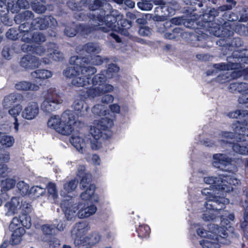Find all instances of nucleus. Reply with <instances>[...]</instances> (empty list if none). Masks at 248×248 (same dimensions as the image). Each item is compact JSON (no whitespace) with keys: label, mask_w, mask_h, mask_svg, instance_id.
<instances>
[{"label":"nucleus","mask_w":248,"mask_h":248,"mask_svg":"<svg viewBox=\"0 0 248 248\" xmlns=\"http://www.w3.org/2000/svg\"><path fill=\"white\" fill-rule=\"evenodd\" d=\"M90 8L93 11L91 15L94 16L92 20L95 22L93 25L94 27H97L99 30L104 32L112 30L121 31L131 26V22L123 18V16L116 11H113L111 14L105 16L106 13L111 9V6L107 2L95 0L93 4L90 5Z\"/></svg>","instance_id":"obj_1"},{"label":"nucleus","mask_w":248,"mask_h":248,"mask_svg":"<svg viewBox=\"0 0 248 248\" xmlns=\"http://www.w3.org/2000/svg\"><path fill=\"white\" fill-rule=\"evenodd\" d=\"M103 62L102 58L99 55L93 57H83L73 56L70 58L69 62L71 66L67 67L63 72V75L71 78V84L77 87H83L90 84V76L94 75L96 69L88 65H101Z\"/></svg>","instance_id":"obj_2"},{"label":"nucleus","mask_w":248,"mask_h":248,"mask_svg":"<svg viewBox=\"0 0 248 248\" xmlns=\"http://www.w3.org/2000/svg\"><path fill=\"white\" fill-rule=\"evenodd\" d=\"M199 225L194 224L192 225L191 229L195 230L197 234L201 237H207L211 240L203 239L200 241V244L202 248H218L219 244L228 245L230 240L227 238V233L225 231L220 233L219 229L214 224H210L208 226L209 231L207 232L202 228H198Z\"/></svg>","instance_id":"obj_3"},{"label":"nucleus","mask_w":248,"mask_h":248,"mask_svg":"<svg viewBox=\"0 0 248 248\" xmlns=\"http://www.w3.org/2000/svg\"><path fill=\"white\" fill-rule=\"evenodd\" d=\"M113 125L112 119L107 117L94 121L90 128V133L93 137L91 140L92 149L96 150L102 147L103 140L111 135L109 129Z\"/></svg>","instance_id":"obj_4"},{"label":"nucleus","mask_w":248,"mask_h":248,"mask_svg":"<svg viewBox=\"0 0 248 248\" xmlns=\"http://www.w3.org/2000/svg\"><path fill=\"white\" fill-rule=\"evenodd\" d=\"M80 123V122L76 121L74 113L67 110L61 116H51L47 122V125L62 135H68L73 132L76 125Z\"/></svg>","instance_id":"obj_5"},{"label":"nucleus","mask_w":248,"mask_h":248,"mask_svg":"<svg viewBox=\"0 0 248 248\" xmlns=\"http://www.w3.org/2000/svg\"><path fill=\"white\" fill-rule=\"evenodd\" d=\"M31 225L30 217L26 214L20 215L18 217H14L9 225V229L12 232L11 241L13 244H17L21 241L22 236L25 230L31 228Z\"/></svg>","instance_id":"obj_6"},{"label":"nucleus","mask_w":248,"mask_h":248,"mask_svg":"<svg viewBox=\"0 0 248 248\" xmlns=\"http://www.w3.org/2000/svg\"><path fill=\"white\" fill-rule=\"evenodd\" d=\"M227 63L222 62L214 64V67L220 70H238L242 65L248 64V49L234 51L232 55L227 57Z\"/></svg>","instance_id":"obj_7"},{"label":"nucleus","mask_w":248,"mask_h":248,"mask_svg":"<svg viewBox=\"0 0 248 248\" xmlns=\"http://www.w3.org/2000/svg\"><path fill=\"white\" fill-rule=\"evenodd\" d=\"M229 202V200L225 198L217 200L216 198L210 197L208 202H205L204 206L206 209L204 211L202 218L205 221H213L216 218L218 211L224 208L225 205Z\"/></svg>","instance_id":"obj_8"},{"label":"nucleus","mask_w":248,"mask_h":248,"mask_svg":"<svg viewBox=\"0 0 248 248\" xmlns=\"http://www.w3.org/2000/svg\"><path fill=\"white\" fill-rule=\"evenodd\" d=\"M28 23H22L19 26L21 40L25 43L40 44L46 40V36L41 32L31 30Z\"/></svg>","instance_id":"obj_9"},{"label":"nucleus","mask_w":248,"mask_h":248,"mask_svg":"<svg viewBox=\"0 0 248 248\" xmlns=\"http://www.w3.org/2000/svg\"><path fill=\"white\" fill-rule=\"evenodd\" d=\"M214 31L215 36L223 35L224 36H232L234 31L240 35H247L248 34V22L247 25L241 23H231L224 22L222 25L221 31Z\"/></svg>","instance_id":"obj_10"},{"label":"nucleus","mask_w":248,"mask_h":248,"mask_svg":"<svg viewBox=\"0 0 248 248\" xmlns=\"http://www.w3.org/2000/svg\"><path fill=\"white\" fill-rule=\"evenodd\" d=\"M220 11L218 10V8H212L211 9L209 12L207 13H205L203 15L202 19L204 22L203 26L204 28L206 29V30L209 32L210 33L214 35L215 36V34L214 33V31H221L222 30V26H220V25L223 24L222 21H219V23H217L214 22V20L215 17L218 16Z\"/></svg>","instance_id":"obj_11"},{"label":"nucleus","mask_w":248,"mask_h":248,"mask_svg":"<svg viewBox=\"0 0 248 248\" xmlns=\"http://www.w3.org/2000/svg\"><path fill=\"white\" fill-rule=\"evenodd\" d=\"M90 10V12L89 13V16L90 18V20H89V24L92 26H90L89 25H77L75 26L74 25H73L72 27H67L64 33L68 37H74L77 33H79L80 34L82 35H88L91 33L94 30H97V27H94L93 24H95V22H93L92 20L94 18V16H93L91 15V13H92V11L89 8Z\"/></svg>","instance_id":"obj_12"},{"label":"nucleus","mask_w":248,"mask_h":248,"mask_svg":"<svg viewBox=\"0 0 248 248\" xmlns=\"http://www.w3.org/2000/svg\"><path fill=\"white\" fill-rule=\"evenodd\" d=\"M63 100L57 95H47L45 97L41 104L42 110L46 113H50L59 109Z\"/></svg>","instance_id":"obj_13"},{"label":"nucleus","mask_w":248,"mask_h":248,"mask_svg":"<svg viewBox=\"0 0 248 248\" xmlns=\"http://www.w3.org/2000/svg\"><path fill=\"white\" fill-rule=\"evenodd\" d=\"M30 26L34 30H43L48 27H54L57 25L56 20L51 16L37 17L31 22Z\"/></svg>","instance_id":"obj_14"},{"label":"nucleus","mask_w":248,"mask_h":248,"mask_svg":"<svg viewBox=\"0 0 248 248\" xmlns=\"http://www.w3.org/2000/svg\"><path fill=\"white\" fill-rule=\"evenodd\" d=\"M39 107L37 102L31 101L28 102L21 112L22 117L27 120H32L39 114Z\"/></svg>","instance_id":"obj_15"},{"label":"nucleus","mask_w":248,"mask_h":248,"mask_svg":"<svg viewBox=\"0 0 248 248\" xmlns=\"http://www.w3.org/2000/svg\"><path fill=\"white\" fill-rule=\"evenodd\" d=\"M232 161V158L224 154H216L213 156V166L225 171H230Z\"/></svg>","instance_id":"obj_16"},{"label":"nucleus","mask_w":248,"mask_h":248,"mask_svg":"<svg viewBox=\"0 0 248 248\" xmlns=\"http://www.w3.org/2000/svg\"><path fill=\"white\" fill-rule=\"evenodd\" d=\"M22 199L19 197H13L4 205L5 215L7 216H12L20 212L22 205Z\"/></svg>","instance_id":"obj_17"},{"label":"nucleus","mask_w":248,"mask_h":248,"mask_svg":"<svg viewBox=\"0 0 248 248\" xmlns=\"http://www.w3.org/2000/svg\"><path fill=\"white\" fill-rule=\"evenodd\" d=\"M42 60L31 55H26L23 57L20 61V66L26 70H33L39 67L41 65Z\"/></svg>","instance_id":"obj_18"},{"label":"nucleus","mask_w":248,"mask_h":248,"mask_svg":"<svg viewBox=\"0 0 248 248\" xmlns=\"http://www.w3.org/2000/svg\"><path fill=\"white\" fill-rule=\"evenodd\" d=\"M100 240V236L98 233H94L82 239L81 237L75 238L74 244L80 248L91 247V246L98 243Z\"/></svg>","instance_id":"obj_19"},{"label":"nucleus","mask_w":248,"mask_h":248,"mask_svg":"<svg viewBox=\"0 0 248 248\" xmlns=\"http://www.w3.org/2000/svg\"><path fill=\"white\" fill-rule=\"evenodd\" d=\"M221 222L219 227L216 225L219 229L220 233L222 234V232L225 231V233H227V238L229 236V233H233L234 229L230 225V221L233 220L234 216L233 214H229L227 212L224 211L223 214L221 216Z\"/></svg>","instance_id":"obj_20"},{"label":"nucleus","mask_w":248,"mask_h":248,"mask_svg":"<svg viewBox=\"0 0 248 248\" xmlns=\"http://www.w3.org/2000/svg\"><path fill=\"white\" fill-rule=\"evenodd\" d=\"M47 57L42 59V62L45 64H49L51 63V59L56 61H59L63 58V54L56 49L55 44L49 43L47 47Z\"/></svg>","instance_id":"obj_21"},{"label":"nucleus","mask_w":248,"mask_h":248,"mask_svg":"<svg viewBox=\"0 0 248 248\" xmlns=\"http://www.w3.org/2000/svg\"><path fill=\"white\" fill-rule=\"evenodd\" d=\"M213 67L214 70H213L212 72H210V71L207 72V75H212L214 73H217L218 71H223L220 74H219L216 80L217 82L223 83L228 81H230L232 79L237 78L239 77L240 75L236 71L230 72L229 70H220L218 69H217L214 67V65H213Z\"/></svg>","instance_id":"obj_22"},{"label":"nucleus","mask_w":248,"mask_h":248,"mask_svg":"<svg viewBox=\"0 0 248 248\" xmlns=\"http://www.w3.org/2000/svg\"><path fill=\"white\" fill-rule=\"evenodd\" d=\"M235 135L233 133L227 131H221L218 134L217 142L215 143V141L211 142L210 141H204V144L207 146L212 147L213 145L218 146H224L231 143V140L234 138Z\"/></svg>","instance_id":"obj_23"},{"label":"nucleus","mask_w":248,"mask_h":248,"mask_svg":"<svg viewBox=\"0 0 248 248\" xmlns=\"http://www.w3.org/2000/svg\"><path fill=\"white\" fill-rule=\"evenodd\" d=\"M62 207L64 212L65 217L67 220H74L77 216L78 206L74 204L72 201H64L62 203Z\"/></svg>","instance_id":"obj_24"},{"label":"nucleus","mask_w":248,"mask_h":248,"mask_svg":"<svg viewBox=\"0 0 248 248\" xmlns=\"http://www.w3.org/2000/svg\"><path fill=\"white\" fill-rule=\"evenodd\" d=\"M218 37H221V38L217 41V45L223 47H228L229 48L231 49L232 48L241 46L243 44L242 41L239 37L232 38V36L228 37L223 35H220Z\"/></svg>","instance_id":"obj_25"},{"label":"nucleus","mask_w":248,"mask_h":248,"mask_svg":"<svg viewBox=\"0 0 248 248\" xmlns=\"http://www.w3.org/2000/svg\"><path fill=\"white\" fill-rule=\"evenodd\" d=\"M77 216L79 218H84L93 215L96 211V207L88 202H79L78 204Z\"/></svg>","instance_id":"obj_26"},{"label":"nucleus","mask_w":248,"mask_h":248,"mask_svg":"<svg viewBox=\"0 0 248 248\" xmlns=\"http://www.w3.org/2000/svg\"><path fill=\"white\" fill-rule=\"evenodd\" d=\"M223 179L221 181L222 195L224 196L226 193L232 190V185H238L240 183V180L234 176H225L222 175Z\"/></svg>","instance_id":"obj_27"},{"label":"nucleus","mask_w":248,"mask_h":248,"mask_svg":"<svg viewBox=\"0 0 248 248\" xmlns=\"http://www.w3.org/2000/svg\"><path fill=\"white\" fill-rule=\"evenodd\" d=\"M73 107L79 116L84 117L87 115L89 107L80 95L77 96L73 104Z\"/></svg>","instance_id":"obj_28"},{"label":"nucleus","mask_w":248,"mask_h":248,"mask_svg":"<svg viewBox=\"0 0 248 248\" xmlns=\"http://www.w3.org/2000/svg\"><path fill=\"white\" fill-rule=\"evenodd\" d=\"M113 89L114 87L112 85L109 84H104L102 83L100 86L90 88L87 93L89 96L94 98L101 95L106 93L111 92L113 91Z\"/></svg>","instance_id":"obj_29"},{"label":"nucleus","mask_w":248,"mask_h":248,"mask_svg":"<svg viewBox=\"0 0 248 248\" xmlns=\"http://www.w3.org/2000/svg\"><path fill=\"white\" fill-rule=\"evenodd\" d=\"M170 26L169 22H166L164 24L160 25V27H158L157 31L160 32L164 33V37L169 39H174L181 35L182 30L180 28H175L171 32H168L166 28Z\"/></svg>","instance_id":"obj_30"},{"label":"nucleus","mask_w":248,"mask_h":248,"mask_svg":"<svg viewBox=\"0 0 248 248\" xmlns=\"http://www.w3.org/2000/svg\"><path fill=\"white\" fill-rule=\"evenodd\" d=\"M223 179L222 174H220L218 176H207L204 178V182L208 185H210V187L212 189L218 190L219 192L217 194L222 195L221 183Z\"/></svg>","instance_id":"obj_31"},{"label":"nucleus","mask_w":248,"mask_h":248,"mask_svg":"<svg viewBox=\"0 0 248 248\" xmlns=\"http://www.w3.org/2000/svg\"><path fill=\"white\" fill-rule=\"evenodd\" d=\"M89 229L90 227L86 221L76 223L72 231V236L74 239L78 237H81V239H82L83 237H86L84 234Z\"/></svg>","instance_id":"obj_32"},{"label":"nucleus","mask_w":248,"mask_h":248,"mask_svg":"<svg viewBox=\"0 0 248 248\" xmlns=\"http://www.w3.org/2000/svg\"><path fill=\"white\" fill-rule=\"evenodd\" d=\"M23 99V96L18 93H13L6 95L2 101V106L4 108H8L14 104L20 102Z\"/></svg>","instance_id":"obj_33"},{"label":"nucleus","mask_w":248,"mask_h":248,"mask_svg":"<svg viewBox=\"0 0 248 248\" xmlns=\"http://www.w3.org/2000/svg\"><path fill=\"white\" fill-rule=\"evenodd\" d=\"M95 186L90 185L86 190L80 194L82 200L84 201L90 200L92 202H97L99 201V198L97 195L94 194L95 191Z\"/></svg>","instance_id":"obj_34"},{"label":"nucleus","mask_w":248,"mask_h":248,"mask_svg":"<svg viewBox=\"0 0 248 248\" xmlns=\"http://www.w3.org/2000/svg\"><path fill=\"white\" fill-rule=\"evenodd\" d=\"M70 142L80 153H83L85 150L86 147V142L81 137L73 135L70 138Z\"/></svg>","instance_id":"obj_35"},{"label":"nucleus","mask_w":248,"mask_h":248,"mask_svg":"<svg viewBox=\"0 0 248 248\" xmlns=\"http://www.w3.org/2000/svg\"><path fill=\"white\" fill-rule=\"evenodd\" d=\"M15 88L19 91H36L39 89L40 87L38 85L29 81H22L16 84Z\"/></svg>","instance_id":"obj_36"},{"label":"nucleus","mask_w":248,"mask_h":248,"mask_svg":"<svg viewBox=\"0 0 248 248\" xmlns=\"http://www.w3.org/2000/svg\"><path fill=\"white\" fill-rule=\"evenodd\" d=\"M34 14L30 11H25L20 14L16 15L15 17V21L17 24H20L24 21V23L29 24V22L33 20Z\"/></svg>","instance_id":"obj_37"},{"label":"nucleus","mask_w":248,"mask_h":248,"mask_svg":"<svg viewBox=\"0 0 248 248\" xmlns=\"http://www.w3.org/2000/svg\"><path fill=\"white\" fill-rule=\"evenodd\" d=\"M15 143V139L12 136L0 133V149L10 148Z\"/></svg>","instance_id":"obj_38"},{"label":"nucleus","mask_w":248,"mask_h":248,"mask_svg":"<svg viewBox=\"0 0 248 248\" xmlns=\"http://www.w3.org/2000/svg\"><path fill=\"white\" fill-rule=\"evenodd\" d=\"M232 149L237 154L247 155H248V141L240 140L233 144Z\"/></svg>","instance_id":"obj_39"},{"label":"nucleus","mask_w":248,"mask_h":248,"mask_svg":"<svg viewBox=\"0 0 248 248\" xmlns=\"http://www.w3.org/2000/svg\"><path fill=\"white\" fill-rule=\"evenodd\" d=\"M91 76L90 78V84L83 87H88L91 84L93 85V87L100 86L108 78L107 76L105 75V71H102L100 73L95 75L92 79L91 78Z\"/></svg>","instance_id":"obj_40"},{"label":"nucleus","mask_w":248,"mask_h":248,"mask_svg":"<svg viewBox=\"0 0 248 248\" xmlns=\"http://www.w3.org/2000/svg\"><path fill=\"white\" fill-rule=\"evenodd\" d=\"M232 128L235 134L240 137L239 138L240 140L246 141L244 140L245 137H248V128L244 126L239 122L234 124L232 125Z\"/></svg>","instance_id":"obj_41"},{"label":"nucleus","mask_w":248,"mask_h":248,"mask_svg":"<svg viewBox=\"0 0 248 248\" xmlns=\"http://www.w3.org/2000/svg\"><path fill=\"white\" fill-rule=\"evenodd\" d=\"M31 75L33 78L44 80L51 78L53 73L48 70L38 69L32 72Z\"/></svg>","instance_id":"obj_42"},{"label":"nucleus","mask_w":248,"mask_h":248,"mask_svg":"<svg viewBox=\"0 0 248 248\" xmlns=\"http://www.w3.org/2000/svg\"><path fill=\"white\" fill-rule=\"evenodd\" d=\"M31 3L32 10L38 14L44 13L46 10L43 0H31Z\"/></svg>","instance_id":"obj_43"},{"label":"nucleus","mask_w":248,"mask_h":248,"mask_svg":"<svg viewBox=\"0 0 248 248\" xmlns=\"http://www.w3.org/2000/svg\"><path fill=\"white\" fill-rule=\"evenodd\" d=\"M83 50L88 54H97L100 52L101 49L96 43H88L84 46Z\"/></svg>","instance_id":"obj_44"},{"label":"nucleus","mask_w":248,"mask_h":248,"mask_svg":"<svg viewBox=\"0 0 248 248\" xmlns=\"http://www.w3.org/2000/svg\"><path fill=\"white\" fill-rule=\"evenodd\" d=\"M16 187L20 195L25 196L29 194V185L24 181H19L16 184Z\"/></svg>","instance_id":"obj_45"},{"label":"nucleus","mask_w":248,"mask_h":248,"mask_svg":"<svg viewBox=\"0 0 248 248\" xmlns=\"http://www.w3.org/2000/svg\"><path fill=\"white\" fill-rule=\"evenodd\" d=\"M178 8L176 2L166 3L164 5V15L167 16H171L174 14L175 11Z\"/></svg>","instance_id":"obj_46"},{"label":"nucleus","mask_w":248,"mask_h":248,"mask_svg":"<svg viewBox=\"0 0 248 248\" xmlns=\"http://www.w3.org/2000/svg\"><path fill=\"white\" fill-rule=\"evenodd\" d=\"M78 185V182L76 180H71V181L65 183L63 185V189L65 192H62V194L65 195L66 193H70L75 190Z\"/></svg>","instance_id":"obj_47"},{"label":"nucleus","mask_w":248,"mask_h":248,"mask_svg":"<svg viewBox=\"0 0 248 248\" xmlns=\"http://www.w3.org/2000/svg\"><path fill=\"white\" fill-rule=\"evenodd\" d=\"M16 184V181L12 178H7L1 181V191L2 193L13 188Z\"/></svg>","instance_id":"obj_48"},{"label":"nucleus","mask_w":248,"mask_h":248,"mask_svg":"<svg viewBox=\"0 0 248 248\" xmlns=\"http://www.w3.org/2000/svg\"><path fill=\"white\" fill-rule=\"evenodd\" d=\"M93 113L96 115L100 116H105L109 118L108 115H109V113H107V111L105 109V106L103 105L98 104L94 106L92 108Z\"/></svg>","instance_id":"obj_49"},{"label":"nucleus","mask_w":248,"mask_h":248,"mask_svg":"<svg viewBox=\"0 0 248 248\" xmlns=\"http://www.w3.org/2000/svg\"><path fill=\"white\" fill-rule=\"evenodd\" d=\"M42 230L46 235H55L57 233L56 226L55 224H46L42 226Z\"/></svg>","instance_id":"obj_50"},{"label":"nucleus","mask_w":248,"mask_h":248,"mask_svg":"<svg viewBox=\"0 0 248 248\" xmlns=\"http://www.w3.org/2000/svg\"><path fill=\"white\" fill-rule=\"evenodd\" d=\"M46 187L49 197L52 198L54 200L56 199L58 195L56 185L50 182L47 184Z\"/></svg>","instance_id":"obj_51"},{"label":"nucleus","mask_w":248,"mask_h":248,"mask_svg":"<svg viewBox=\"0 0 248 248\" xmlns=\"http://www.w3.org/2000/svg\"><path fill=\"white\" fill-rule=\"evenodd\" d=\"M150 228L148 226L140 225L138 228H137L136 231L138 233V235L140 237H145L147 236L150 233Z\"/></svg>","instance_id":"obj_52"},{"label":"nucleus","mask_w":248,"mask_h":248,"mask_svg":"<svg viewBox=\"0 0 248 248\" xmlns=\"http://www.w3.org/2000/svg\"><path fill=\"white\" fill-rule=\"evenodd\" d=\"M22 112V106L19 105H16L11 107L8 110V113L14 119L17 118V116Z\"/></svg>","instance_id":"obj_53"},{"label":"nucleus","mask_w":248,"mask_h":248,"mask_svg":"<svg viewBox=\"0 0 248 248\" xmlns=\"http://www.w3.org/2000/svg\"><path fill=\"white\" fill-rule=\"evenodd\" d=\"M45 192V188L39 186H33L30 188L29 194H32L34 197H38L44 194Z\"/></svg>","instance_id":"obj_54"},{"label":"nucleus","mask_w":248,"mask_h":248,"mask_svg":"<svg viewBox=\"0 0 248 248\" xmlns=\"http://www.w3.org/2000/svg\"><path fill=\"white\" fill-rule=\"evenodd\" d=\"M81 180L80 182V188L81 189H84L85 188H87L91 184V175L89 174H85L83 176L81 177Z\"/></svg>","instance_id":"obj_55"},{"label":"nucleus","mask_w":248,"mask_h":248,"mask_svg":"<svg viewBox=\"0 0 248 248\" xmlns=\"http://www.w3.org/2000/svg\"><path fill=\"white\" fill-rule=\"evenodd\" d=\"M119 70V68L115 64L109 65V66L105 74L106 75L108 78H111L113 76V73H116Z\"/></svg>","instance_id":"obj_56"},{"label":"nucleus","mask_w":248,"mask_h":248,"mask_svg":"<svg viewBox=\"0 0 248 248\" xmlns=\"http://www.w3.org/2000/svg\"><path fill=\"white\" fill-rule=\"evenodd\" d=\"M154 3L155 5L158 6L155 9V14L158 15L160 13L164 14V5H165V2L162 0H155L154 1Z\"/></svg>","instance_id":"obj_57"},{"label":"nucleus","mask_w":248,"mask_h":248,"mask_svg":"<svg viewBox=\"0 0 248 248\" xmlns=\"http://www.w3.org/2000/svg\"><path fill=\"white\" fill-rule=\"evenodd\" d=\"M7 7L8 12L10 11L12 13H17L21 9L16 1V2H14L13 1H8Z\"/></svg>","instance_id":"obj_58"},{"label":"nucleus","mask_w":248,"mask_h":248,"mask_svg":"<svg viewBox=\"0 0 248 248\" xmlns=\"http://www.w3.org/2000/svg\"><path fill=\"white\" fill-rule=\"evenodd\" d=\"M6 36L9 39L15 40L18 38V31L15 28H10L6 33Z\"/></svg>","instance_id":"obj_59"},{"label":"nucleus","mask_w":248,"mask_h":248,"mask_svg":"<svg viewBox=\"0 0 248 248\" xmlns=\"http://www.w3.org/2000/svg\"><path fill=\"white\" fill-rule=\"evenodd\" d=\"M214 190L211 189H208V188H204L202 191V195L207 196L206 197V202H208V201L210 197H214L216 198L217 200H220V198H224V196L222 195L221 197L220 196H214L213 194Z\"/></svg>","instance_id":"obj_60"},{"label":"nucleus","mask_w":248,"mask_h":248,"mask_svg":"<svg viewBox=\"0 0 248 248\" xmlns=\"http://www.w3.org/2000/svg\"><path fill=\"white\" fill-rule=\"evenodd\" d=\"M138 7L143 11H150L153 8V4L147 1H143L138 3Z\"/></svg>","instance_id":"obj_61"},{"label":"nucleus","mask_w":248,"mask_h":248,"mask_svg":"<svg viewBox=\"0 0 248 248\" xmlns=\"http://www.w3.org/2000/svg\"><path fill=\"white\" fill-rule=\"evenodd\" d=\"M34 53L40 56H44L45 55H46L47 56V54L48 53L47 52V50H46V48L44 46H39L37 47L34 51Z\"/></svg>","instance_id":"obj_62"},{"label":"nucleus","mask_w":248,"mask_h":248,"mask_svg":"<svg viewBox=\"0 0 248 248\" xmlns=\"http://www.w3.org/2000/svg\"><path fill=\"white\" fill-rule=\"evenodd\" d=\"M223 17L225 19L227 20L228 22L236 20L238 17L233 13H225L223 15Z\"/></svg>","instance_id":"obj_63"},{"label":"nucleus","mask_w":248,"mask_h":248,"mask_svg":"<svg viewBox=\"0 0 248 248\" xmlns=\"http://www.w3.org/2000/svg\"><path fill=\"white\" fill-rule=\"evenodd\" d=\"M238 92L240 93H248V84L246 82L239 83Z\"/></svg>","instance_id":"obj_64"}]
</instances>
